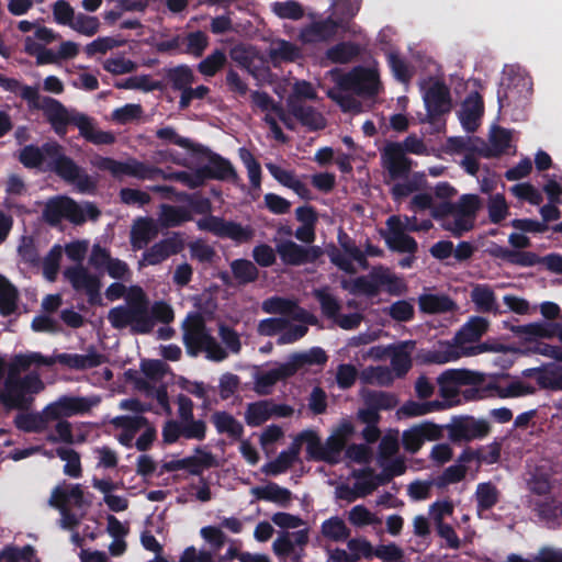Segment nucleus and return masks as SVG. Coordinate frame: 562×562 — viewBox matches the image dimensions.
Masks as SVG:
<instances>
[{
    "label": "nucleus",
    "instance_id": "nucleus-41",
    "mask_svg": "<svg viewBox=\"0 0 562 562\" xmlns=\"http://www.w3.org/2000/svg\"><path fill=\"white\" fill-rule=\"evenodd\" d=\"M195 452L199 453L200 457H186L181 459V462H183V470H187L192 475L201 477L203 470L216 465V461L210 451H203L200 447L195 448Z\"/></svg>",
    "mask_w": 562,
    "mask_h": 562
},
{
    "label": "nucleus",
    "instance_id": "nucleus-52",
    "mask_svg": "<svg viewBox=\"0 0 562 562\" xmlns=\"http://www.w3.org/2000/svg\"><path fill=\"white\" fill-rule=\"evenodd\" d=\"M314 297L321 305L322 313L327 318L335 319L340 311L339 301L329 292L328 288L315 289L313 292Z\"/></svg>",
    "mask_w": 562,
    "mask_h": 562
},
{
    "label": "nucleus",
    "instance_id": "nucleus-20",
    "mask_svg": "<svg viewBox=\"0 0 562 562\" xmlns=\"http://www.w3.org/2000/svg\"><path fill=\"white\" fill-rule=\"evenodd\" d=\"M289 112L310 131H319L325 128L326 121L322 113L312 105H306L302 100L288 99Z\"/></svg>",
    "mask_w": 562,
    "mask_h": 562
},
{
    "label": "nucleus",
    "instance_id": "nucleus-16",
    "mask_svg": "<svg viewBox=\"0 0 562 562\" xmlns=\"http://www.w3.org/2000/svg\"><path fill=\"white\" fill-rule=\"evenodd\" d=\"M381 160L392 180L407 178L413 167V160L406 157L405 149L398 142H389L384 146Z\"/></svg>",
    "mask_w": 562,
    "mask_h": 562
},
{
    "label": "nucleus",
    "instance_id": "nucleus-29",
    "mask_svg": "<svg viewBox=\"0 0 562 562\" xmlns=\"http://www.w3.org/2000/svg\"><path fill=\"white\" fill-rule=\"evenodd\" d=\"M251 493L258 499L277 503L282 507H288L292 499V492L274 482H269L265 486H256Z\"/></svg>",
    "mask_w": 562,
    "mask_h": 562
},
{
    "label": "nucleus",
    "instance_id": "nucleus-21",
    "mask_svg": "<svg viewBox=\"0 0 562 562\" xmlns=\"http://www.w3.org/2000/svg\"><path fill=\"white\" fill-rule=\"evenodd\" d=\"M484 103L477 91L471 92L462 103L460 122L468 133H473L479 127V121L483 115Z\"/></svg>",
    "mask_w": 562,
    "mask_h": 562
},
{
    "label": "nucleus",
    "instance_id": "nucleus-58",
    "mask_svg": "<svg viewBox=\"0 0 562 562\" xmlns=\"http://www.w3.org/2000/svg\"><path fill=\"white\" fill-rule=\"evenodd\" d=\"M411 352L407 350L406 345L396 347L391 357V370L394 371L397 378H403L412 368Z\"/></svg>",
    "mask_w": 562,
    "mask_h": 562
},
{
    "label": "nucleus",
    "instance_id": "nucleus-50",
    "mask_svg": "<svg viewBox=\"0 0 562 562\" xmlns=\"http://www.w3.org/2000/svg\"><path fill=\"white\" fill-rule=\"evenodd\" d=\"M538 385L544 390L562 391V368L553 363L543 366L538 376Z\"/></svg>",
    "mask_w": 562,
    "mask_h": 562
},
{
    "label": "nucleus",
    "instance_id": "nucleus-64",
    "mask_svg": "<svg viewBox=\"0 0 562 562\" xmlns=\"http://www.w3.org/2000/svg\"><path fill=\"white\" fill-rule=\"evenodd\" d=\"M70 29L86 36H93L99 32L100 21L97 16L85 13L76 14Z\"/></svg>",
    "mask_w": 562,
    "mask_h": 562
},
{
    "label": "nucleus",
    "instance_id": "nucleus-5",
    "mask_svg": "<svg viewBox=\"0 0 562 562\" xmlns=\"http://www.w3.org/2000/svg\"><path fill=\"white\" fill-rule=\"evenodd\" d=\"M44 389V383L37 373H29L14 376V372H8L3 390L0 391V402L9 409H29L34 398Z\"/></svg>",
    "mask_w": 562,
    "mask_h": 562
},
{
    "label": "nucleus",
    "instance_id": "nucleus-10",
    "mask_svg": "<svg viewBox=\"0 0 562 562\" xmlns=\"http://www.w3.org/2000/svg\"><path fill=\"white\" fill-rule=\"evenodd\" d=\"M20 95L31 109L41 110L53 131H57L58 124L65 123L66 106L50 97H42L36 87L22 86Z\"/></svg>",
    "mask_w": 562,
    "mask_h": 562
},
{
    "label": "nucleus",
    "instance_id": "nucleus-36",
    "mask_svg": "<svg viewBox=\"0 0 562 562\" xmlns=\"http://www.w3.org/2000/svg\"><path fill=\"white\" fill-rule=\"evenodd\" d=\"M519 86L525 88L526 80L524 78H507L501 82L497 89L499 109L508 108L519 101L521 92V90H518Z\"/></svg>",
    "mask_w": 562,
    "mask_h": 562
},
{
    "label": "nucleus",
    "instance_id": "nucleus-6",
    "mask_svg": "<svg viewBox=\"0 0 562 562\" xmlns=\"http://www.w3.org/2000/svg\"><path fill=\"white\" fill-rule=\"evenodd\" d=\"M188 322L189 324L184 327L183 342L190 356L195 357L204 350L211 360L223 361L226 359L227 352L206 330L204 319L199 313L190 314Z\"/></svg>",
    "mask_w": 562,
    "mask_h": 562
},
{
    "label": "nucleus",
    "instance_id": "nucleus-59",
    "mask_svg": "<svg viewBox=\"0 0 562 562\" xmlns=\"http://www.w3.org/2000/svg\"><path fill=\"white\" fill-rule=\"evenodd\" d=\"M387 65L394 76V78L402 82L408 83L413 77V72L405 59L396 52H390L386 55Z\"/></svg>",
    "mask_w": 562,
    "mask_h": 562
},
{
    "label": "nucleus",
    "instance_id": "nucleus-37",
    "mask_svg": "<svg viewBox=\"0 0 562 562\" xmlns=\"http://www.w3.org/2000/svg\"><path fill=\"white\" fill-rule=\"evenodd\" d=\"M212 422L218 434H227L233 439H240L244 435V426L227 412H215Z\"/></svg>",
    "mask_w": 562,
    "mask_h": 562
},
{
    "label": "nucleus",
    "instance_id": "nucleus-35",
    "mask_svg": "<svg viewBox=\"0 0 562 562\" xmlns=\"http://www.w3.org/2000/svg\"><path fill=\"white\" fill-rule=\"evenodd\" d=\"M19 291L10 280L0 273V315L7 317L18 310Z\"/></svg>",
    "mask_w": 562,
    "mask_h": 562
},
{
    "label": "nucleus",
    "instance_id": "nucleus-48",
    "mask_svg": "<svg viewBox=\"0 0 562 562\" xmlns=\"http://www.w3.org/2000/svg\"><path fill=\"white\" fill-rule=\"evenodd\" d=\"M166 78L173 90L183 91L194 80L192 69L188 65H179L167 70Z\"/></svg>",
    "mask_w": 562,
    "mask_h": 562
},
{
    "label": "nucleus",
    "instance_id": "nucleus-15",
    "mask_svg": "<svg viewBox=\"0 0 562 562\" xmlns=\"http://www.w3.org/2000/svg\"><path fill=\"white\" fill-rule=\"evenodd\" d=\"M97 401H92L88 397L61 395L56 401L45 406V414L50 422L66 419L89 413Z\"/></svg>",
    "mask_w": 562,
    "mask_h": 562
},
{
    "label": "nucleus",
    "instance_id": "nucleus-33",
    "mask_svg": "<svg viewBox=\"0 0 562 562\" xmlns=\"http://www.w3.org/2000/svg\"><path fill=\"white\" fill-rule=\"evenodd\" d=\"M193 220L192 213L184 206H176L170 204H161L159 221L162 227L171 228L179 227L183 223Z\"/></svg>",
    "mask_w": 562,
    "mask_h": 562
},
{
    "label": "nucleus",
    "instance_id": "nucleus-42",
    "mask_svg": "<svg viewBox=\"0 0 562 562\" xmlns=\"http://www.w3.org/2000/svg\"><path fill=\"white\" fill-rule=\"evenodd\" d=\"M360 54V47L353 42H340L326 50V58L334 64H348Z\"/></svg>",
    "mask_w": 562,
    "mask_h": 562
},
{
    "label": "nucleus",
    "instance_id": "nucleus-25",
    "mask_svg": "<svg viewBox=\"0 0 562 562\" xmlns=\"http://www.w3.org/2000/svg\"><path fill=\"white\" fill-rule=\"evenodd\" d=\"M293 376V370L286 363H281L269 371L257 373L254 391L261 396L270 395L277 382Z\"/></svg>",
    "mask_w": 562,
    "mask_h": 562
},
{
    "label": "nucleus",
    "instance_id": "nucleus-26",
    "mask_svg": "<svg viewBox=\"0 0 562 562\" xmlns=\"http://www.w3.org/2000/svg\"><path fill=\"white\" fill-rule=\"evenodd\" d=\"M512 133L501 126H495L490 136L491 146L485 142H481V147L475 150L485 158L499 157L510 147Z\"/></svg>",
    "mask_w": 562,
    "mask_h": 562
},
{
    "label": "nucleus",
    "instance_id": "nucleus-12",
    "mask_svg": "<svg viewBox=\"0 0 562 562\" xmlns=\"http://www.w3.org/2000/svg\"><path fill=\"white\" fill-rule=\"evenodd\" d=\"M426 120L429 124H436L440 119L450 113L452 98L449 87L441 80L434 81L423 95Z\"/></svg>",
    "mask_w": 562,
    "mask_h": 562
},
{
    "label": "nucleus",
    "instance_id": "nucleus-49",
    "mask_svg": "<svg viewBox=\"0 0 562 562\" xmlns=\"http://www.w3.org/2000/svg\"><path fill=\"white\" fill-rule=\"evenodd\" d=\"M269 400H261L247 405L245 413L246 424L250 427H259L270 418Z\"/></svg>",
    "mask_w": 562,
    "mask_h": 562
},
{
    "label": "nucleus",
    "instance_id": "nucleus-27",
    "mask_svg": "<svg viewBox=\"0 0 562 562\" xmlns=\"http://www.w3.org/2000/svg\"><path fill=\"white\" fill-rule=\"evenodd\" d=\"M418 305L426 314H441L458 310L457 303L447 294H422L418 297Z\"/></svg>",
    "mask_w": 562,
    "mask_h": 562
},
{
    "label": "nucleus",
    "instance_id": "nucleus-34",
    "mask_svg": "<svg viewBox=\"0 0 562 562\" xmlns=\"http://www.w3.org/2000/svg\"><path fill=\"white\" fill-rule=\"evenodd\" d=\"M488 322L481 316L471 317L456 334L458 344L475 342L486 333Z\"/></svg>",
    "mask_w": 562,
    "mask_h": 562
},
{
    "label": "nucleus",
    "instance_id": "nucleus-53",
    "mask_svg": "<svg viewBox=\"0 0 562 562\" xmlns=\"http://www.w3.org/2000/svg\"><path fill=\"white\" fill-rule=\"evenodd\" d=\"M156 137L162 140H168L179 147L186 148L191 151H200L203 150V145L193 143L190 138L180 136L176 130L171 126H165L156 132Z\"/></svg>",
    "mask_w": 562,
    "mask_h": 562
},
{
    "label": "nucleus",
    "instance_id": "nucleus-22",
    "mask_svg": "<svg viewBox=\"0 0 562 562\" xmlns=\"http://www.w3.org/2000/svg\"><path fill=\"white\" fill-rule=\"evenodd\" d=\"M386 224L392 232V236L386 240L390 249L414 255L418 249L417 241L414 237L404 233L401 220L393 215L387 218Z\"/></svg>",
    "mask_w": 562,
    "mask_h": 562
},
{
    "label": "nucleus",
    "instance_id": "nucleus-51",
    "mask_svg": "<svg viewBox=\"0 0 562 562\" xmlns=\"http://www.w3.org/2000/svg\"><path fill=\"white\" fill-rule=\"evenodd\" d=\"M364 405L380 411H390L397 405V398L394 394L383 391H369L364 397Z\"/></svg>",
    "mask_w": 562,
    "mask_h": 562
},
{
    "label": "nucleus",
    "instance_id": "nucleus-40",
    "mask_svg": "<svg viewBox=\"0 0 562 562\" xmlns=\"http://www.w3.org/2000/svg\"><path fill=\"white\" fill-rule=\"evenodd\" d=\"M231 270L238 285L256 282L259 278V269L248 259H235L231 262Z\"/></svg>",
    "mask_w": 562,
    "mask_h": 562
},
{
    "label": "nucleus",
    "instance_id": "nucleus-38",
    "mask_svg": "<svg viewBox=\"0 0 562 562\" xmlns=\"http://www.w3.org/2000/svg\"><path fill=\"white\" fill-rule=\"evenodd\" d=\"M299 440L306 443L307 459L313 461H331L328 453H325L324 443L314 430H304L297 436Z\"/></svg>",
    "mask_w": 562,
    "mask_h": 562
},
{
    "label": "nucleus",
    "instance_id": "nucleus-7",
    "mask_svg": "<svg viewBox=\"0 0 562 562\" xmlns=\"http://www.w3.org/2000/svg\"><path fill=\"white\" fill-rule=\"evenodd\" d=\"M482 382L480 373L467 369H448L438 378L439 395L446 408L461 404L459 386L476 385Z\"/></svg>",
    "mask_w": 562,
    "mask_h": 562
},
{
    "label": "nucleus",
    "instance_id": "nucleus-62",
    "mask_svg": "<svg viewBox=\"0 0 562 562\" xmlns=\"http://www.w3.org/2000/svg\"><path fill=\"white\" fill-rule=\"evenodd\" d=\"M272 11L281 19L297 21L304 16L303 5L295 0L274 2L272 4Z\"/></svg>",
    "mask_w": 562,
    "mask_h": 562
},
{
    "label": "nucleus",
    "instance_id": "nucleus-4",
    "mask_svg": "<svg viewBox=\"0 0 562 562\" xmlns=\"http://www.w3.org/2000/svg\"><path fill=\"white\" fill-rule=\"evenodd\" d=\"M108 319L115 329L131 326L133 334H149L154 322L149 315L148 301L140 288H136V295L127 305H119L109 311Z\"/></svg>",
    "mask_w": 562,
    "mask_h": 562
},
{
    "label": "nucleus",
    "instance_id": "nucleus-9",
    "mask_svg": "<svg viewBox=\"0 0 562 562\" xmlns=\"http://www.w3.org/2000/svg\"><path fill=\"white\" fill-rule=\"evenodd\" d=\"M381 285H387V290L392 294L401 293L402 283L400 279L383 267L373 268L368 277H357L352 281L349 292L353 295L363 294L374 297L379 294Z\"/></svg>",
    "mask_w": 562,
    "mask_h": 562
},
{
    "label": "nucleus",
    "instance_id": "nucleus-60",
    "mask_svg": "<svg viewBox=\"0 0 562 562\" xmlns=\"http://www.w3.org/2000/svg\"><path fill=\"white\" fill-rule=\"evenodd\" d=\"M454 206L456 214L464 216L474 223L476 214L482 206V201L477 194H463L454 203Z\"/></svg>",
    "mask_w": 562,
    "mask_h": 562
},
{
    "label": "nucleus",
    "instance_id": "nucleus-1",
    "mask_svg": "<svg viewBox=\"0 0 562 562\" xmlns=\"http://www.w3.org/2000/svg\"><path fill=\"white\" fill-rule=\"evenodd\" d=\"M19 161L29 169H41L55 173L64 182L72 184L79 193L93 194L98 188V178L89 175L71 157L65 154L57 142L44 143L41 147L25 145L19 153Z\"/></svg>",
    "mask_w": 562,
    "mask_h": 562
},
{
    "label": "nucleus",
    "instance_id": "nucleus-28",
    "mask_svg": "<svg viewBox=\"0 0 562 562\" xmlns=\"http://www.w3.org/2000/svg\"><path fill=\"white\" fill-rule=\"evenodd\" d=\"M558 328V323H530L526 325H518L512 328V331L517 336L524 337L527 341L535 344L538 338H553L554 329Z\"/></svg>",
    "mask_w": 562,
    "mask_h": 562
},
{
    "label": "nucleus",
    "instance_id": "nucleus-56",
    "mask_svg": "<svg viewBox=\"0 0 562 562\" xmlns=\"http://www.w3.org/2000/svg\"><path fill=\"white\" fill-rule=\"evenodd\" d=\"M55 494L57 495L56 496L57 502L65 501L66 506H68L70 502H72L74 506H76L78 508H81L85 505H88L85 501L83 491L79 484L69 485V490L63 488L60 486H56L52 491L50 497H54Z\"/></svg>",
    "mask_w": 562,
    "mask_h": 562
},
{
    "label": "nucleus",
    "instance_id": "nucleus-17",
    "mask_svg": "<svg viewBox=\"0 0 562 562\" xmlns=\"http://www.w3.org/2000/svg\"><path fill=\"white\" fill-rule=\"evenodd\" d=\"M276 251L285 266L295 267L314 263L323 254L318 246L305 247L290 239L279 243Z\"/></svg>",
    "mask_w": 562,
    "mask_h": 562
},
{
    "label": "nucleus",
    "instance_id": "nucleus-54",
    "mask_svg": "<svg viewBox=\"0 0 562 562\" xmlns=\"http://www.w3.org/2000/svg\"><path fill=\"white\" fill-rule=\"evenodd\" d=\"M538 517L547 522H554L562 517V502L550 497L535 504Z\"/></svg>",
    "mask_w": 562,
    "mask_h": 562
},
{
    "label": "nucleus",
    "instance_id": "nucleus-39",
    "mask_svg": "<svg viewBox=\"0 0 562 562\" xmlns=\"http://www.w3.org/2000/svg\"><path fill=\"white\" fill-rule=\"evenodd\" d=\"M471 300L481 313L497 311L495 293L487 284H476L471 291Z\"/></svg>",
    "mask_w": 562,
    "mask_h": 562
},
{
    "label": "nucleus",
    "instance_id": "nucleus-45",
    "mask_svg": "<svg viewBox=\"0 0 562 562\" xmlns=\"http://www.w3.org/2000/svg\"><path fill=\"white\" fill-rule=\"evenodd\" d=\"M322 535L331 541H345L350 536V530L346 526L345 521L338 517L333 516L322 522L321 526Z\"/></svg>",
    "mask_w": 562,
    "mask_h": 562
},
{
    "label": "nucleus",
    "instance_id": "nucleus-43",
    "mask_svg": "<svg viewBox=\"0 0 562 562\" xmlns=\"http://www.w3.org/2000/svg\"><path fill=\"white\" fill-rule=\"evenodd\" d=\"M475 499L477 512H487L499 502V491L492 482L479 483Z\"/></svg>",
    "mask_w": 562,
    "mask_h": 562
},
{
    "label": "nucleus",
    "instance_id": "nucleus-14",
    "mask_svg": "<svg viewBox=\"0 0 562 562\" xmlns=\"http://www.w3.org/2000/svg\"><path fill=\"white\" fill-rule=\"evenodd\" d=\"M447 428L453 442L480 440L491 432V425L486 419L470 415L454 417Z\"/></svg>",
    "mask_w": 562,
    "mask_h": 562
},
{
    "label": "nucleus",
    "instance_id": "nucleus-63",
    "mask_svg": "<svg viewBox=\"0 0 562 562\" xmlns=\"http://www.w3.org/2000/svg\"><path fill=\"white\" fill-rule=\"evenodd\" d=\"M182 40L183 43L186 42L187 44L183 53L193 55L195 57H201L209 46V37L202 31L190 32Z\"/></svg>",
    "mask_w": 562,
    "mask_h": 562
},
{
    "label": "nucleus",
    "instance_id": "nucleus-8",
    "mask_svg": "<svg viewBox=\"0 0 562 562\" xmlns=\"http://www.w3.org/2000/svg\"><path fill=\"white\" fill-rule=\"evenodd\" d=\"M337 88L351 91L363 98H372L379 93L380 79L376 70L357 66L350 71L339 75L336 79Z\"/></svg>",
    "mask_w": 562,
    "mask_h": 562
},
{
    "label": "nucleus",
    "instance_id": "nucleus-31",
    "mask_svg": "<svg viewBox=\"0 0 562 562\" xmlns=\"http://www.w3.org/2000/svg\"><path fill=\"white\" fill-rule=\"evenodd\" d=\"M50 419L45 414V407L40 413H20L14 417V426L24 432L41 434L48 427Z\"/></svg>",
    "mask_w": 562,
    "mask_h": 562
},
{
    "label": "nucleus",
    "instance_id": "nucleus-11",
    "mask_svg": "<svg viewBox=\"0 0 562 562\" xmlns=\"http://www.w3.org/2000/svg\"><path fill=\"white\" fill-rule=\"evenodd\" d=\"M70 124L78 127L80 136L94 145H111L115 142V137L111 132L97 130L93 126L92 120L88 115L76 111L69 112L67 110L65 114V123L58 124L57 131L54 132L58 136L64 137L67 134V127Z\"/></svg>",
    "mask_w": 562,
    "mask_h": 562
},
{
    "label": "nucleus",
    "instance_id": "nucleus-30",
    "mask_svg": "<svg viewBox=\"0 0 562 562\" xmlns=\"http://www.w3.org/2000/svg\"><path fill=\"white\" fill-rule=\"evenodd\" d=\"M100 214V210L93 203L87 202L83 207L74 199L67 196L66 220L74 225H82L87 218L95 221Z\"/></svg>",
    "mask_w": 562,
    "mask_h": 562
},
{
    "label": "nucleus",
    "instance_id": "nucleus-32",
    "mask_svg": "<svg viewBox=\"0 0 562 562\" xmlns=\"http://www.w3.org/2000/svg\"><path fill=\"white\" fill-rule=\"evenodd\" d=\"M328 360L325 350L321 347H312L305 352H294L291 355L286 366L293 370V375L305 366H324Z\"/></svg>",
    "mask_w": 562,
    "mask_h": 562
},
{
    "label": "nucleus",
    "instance_id": "nucleus-24",
    "mask_svg": "<svg viewBox=\"0 0 562 562\" xmlns=\"http://www.w3.org/2000/svg\"><path fill=\"white\" fill-rule=\"evenodd\" d=\"M158 235V226L151 217H138L130 232V243L133 250H140Z\"/></svg>",
    "mask_w": 562,
    "mask_h": 562
},
{
    "label": "nucleus",
    "instance_id": "nucleus-47",
    "mask_svg": "<svg viewBox=\"0 0 562 562\" xmlns=\"http://www.w3.org/2000/svg\"><path fill=\"white\" fill-rule=\"evenodd\" d=\"M296 307V301L277 295L266 299L261 304L262 311L267 314H280L290 317H293Z\"/></svg>",
    "mask_w": 562,
    "mask_h": 562
},
{
    "label": "nucleus",
    "instance_id": "nucleus-61",
    "mask_svg": "<svg viewBox=\"0 0 562 562\" xmlns=\"http://www.w3.org/2000/svg\"><path fill=\"white\" fill-rule=\"evenodd\" d=\"M338 243L342 250L352 260L357 261L361 268L367 269L369 267L366 254L356 245L355 240L351 239L350 236L344 231H340L338 234Z\"/></svg>",
    "mask_w": 562,
    "mask_h": 562
},
{
    "label": "nucleus",
    "instance_id": "nucleus-57",
    "mask_svg": "<svg viewBox=\"0 0 562 562\" xmlns=\"http://www.w3.org/2000/svg\"><path fill=\"white\" fill-rule=\"evenodd\" d=\"M226 61L227 57L225 52L217 48L199 63L198 70L203 76L213 77L225 66Z\"/></svg>",
    "mask_w": 562,
    "mask_h": 562
},
{
    "label": "nucleus",
    "instance_id": "nucleus-55",
    "mask_svg": "<svg viewBox=\"0 0 562 562\" xmlns=\"http://www.w3.org/2000/svg\"><path fill=\"white\" fill-rule=\"evenodd\" d=\"M445 406L446 405L438 400L425 403H419L411 400L402 405L400 412L407 417H415L426 415L434 411H442L445 409Z\"/></svg>",
    "mask_w": 562,
    "mask_h": 562
},
{
    "label": "nucleus",
    "instance_id": "nucleus-18",
    "mask_svg": "<svg viewBox=\"0 0 562 562\" xmlns=\"http://www.w3.org/2000/svg\"><path fill=\"white\" fill-rule=\"evenodd\" d=\"M192 155L209 159V162L201 167L205 181L207 179L228 180L237 177V173L229 160L223 158L216 153H213L205 146H203V150L193 151Z\"/></svg>",
    "mask_w": 562,
    "mask_h": 562
},
{
    "label": "nucleus",
    "instance_id": "nucleus-13",
    "mask_svg": "<svg viewBox=\"0 0 562 562\" xmlns=\"http://www.w3.org/2000/svg\"><path fill=\"white\" fill-rule=\"evenodd\" d=\"M32 364L36 366H46L50 367L55 362H58L59 364L66 366L70 369L75 370H86V369H92L101 366L105 358L102 353H99L95 351L93 347H91L86 355H78V353H58L55 359L44 357L43 355L38 352H32Z\"/></svg>",
    "mask_w": 562,
    "mask_h": 562
},
{
    "label": "nucleus",
    "instance_id": "nucleus-2",
    "mask_svg": "<svg viewBox=\"0 0 562 562\" xmlns=\"http://www.w3.org/2000/svg\"><path fill=\"white\" fill-rule=\"evenodd\" d=\"M91 165L101 171H109L113 177L130 176L140 180H155L158 177H162L164 179L179 181L190 189H196L205 183L201 167L192 172L175 171L165 173L159 167L145 164L135 158L119 161L100 155L91 159Z\"/></svg>",
    "mask_w": 562,
    "mask_h": 562
},
{
    "label": "nucleus",
    "instance_id": "nucleus-3",
    "mask_svg": "<svg viewBox=\"0 0 562 562\" xmlns=\"http://www.w3.org/2000/svg\"><path fill=\"white\" fill-rule=\"evenodd\" d=\"M188 204L191 212L203 215L207 214V216L196 222L200 231L212 233L220 238L232 239L236 244L248 243L255 236V229L249 225L243 226L237 222L226 221L223 217L212 215V203L209 198L193 193Z\"/></svg>",
    "mask_w": 562,
    "mask_h": 562
},
{
    "label": "nucleus",
    "instance_id": "nucleus-44",
    "mask_svg": "<svg viewBox=\"0 0 562 562\" xmlns=\"http://www.w3.org/2000/svg\"><path fill=\"white\" fill-rule=\"evenodd\" d=\"M67 195H57L49 199L43 209V218L50 226H57L66 220Z\"/></svg>",
    "mask_w": 562,
    "mask_h": 562
},
{
    "label": "nucleus",
    "instance_id": "nucleus-19",
    "mask_svg": "<svg viewBox=\"0 0 562 562\" xmlns=\"http://www.w3.org/2000/svg\"><path fill=\"white\" fill-rule=\"evenodd\" d=\"M340 24L333 18L312 22L300 32V40L306 44L327 42L336 36Z\"/></svg>",
    "mask_w": 562,
    "mask_h": 562
},
{
    "label": "nucleus",
    "instance_id": "nucleus-46",
    "mask_svg": "<svg viewBox=\"0 0 562 562\" xmlns=\"http://www.w3.org/2000/svg\"><path fill=\"white\" fill-rule=\"evenodd\" d=\"M64 274L76 291H85L99 280L80 265L67 268Z\"/></svg>",
    "mask_w": 562,
    "mask_h": 562
},
{
    "label": "nucleus",
    "instance_id": "nucleus-23",
    "mask_svg": "<svg viewBox=\"0 0 562 562\" xmlns=\"http://www.w3.org/2000/svg\"><path fill=\"white\" fill-rule=\"evenodd\" d=\"M490 256L504 260L510 265L519 267H533L541 262V257L532 251L514 250L504 246L494 244L487 249Z\"/></svg>",
    "mask_w": 562,
    "mask_h": 562
}]
</instances>
